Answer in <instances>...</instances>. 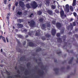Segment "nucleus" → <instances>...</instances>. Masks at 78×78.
<instances>
[{
  "label": "nucleus",
  "instance_id": "25",
  "mask_svg": "<svg viewBox=\"0 0 78 78\" xmlns=\"http://www.w3.org/2000/svg\"><path fill=\"white\" fill-rule=\"evenodd\" d=\"M39 73H40V75H43L44 74V72L43 71H42V72H41V71H39Z\"/></svg>",
  "mask_w": 78,
  "mask_h": 78
},
{
  "label": "nucleus",
  "instance_id": "45",
  "mask_svg": "<svg viewBox=\"0 0 78 78\" xmlns=\"http://www.w3.org/2000/svg\"><path fill=\"white\" fill-rule=\"evenodd\" d=\"M55 12L56 13H59V11L57 10V9H56L55 10Z\"/></svg>",
  "mask_w": 78,
  "mask_h": 78
},
{
  "label": "nucleus",
  "instance_id": "13",
  "mask_svg": "<svg viewBox=\"0 0 78 78\" xmlns=\"http://www.w3.org/2000/svg\"><path fill=\"white\" fill-rule=\"evenodd\" d=\"M2 38V40H3L4 42L5 43H6V40L5 37H3L2 36H0V40H1Z\"/></svg>",
  "mask_w": 78,
  "mask_h": 78
},
{
  "label": "nucleus",
  "instance_id": "60",
  "mask_svg": "<svg viewBox=\"0 0 78 78\" xmlns=\"http://www.w3.org/2000/svg\"><path fill=\"white\" fill-rule=\"evenodd\" d=\"M6 40L7 42L8 43L9 42V40H8V37H6Z\"/></svg>",
  "mask_w": 78,
  "mask_h": 78
},
{
  "label": "nucleus",
  "instance_id": "20",
  "mask_svg": "<svg viewBox=\"0 0 78 78\" xmlns=\"http://www.w3.org/2000/svg\"><path fill=\"white\" fill-rule=\"evenodd\" d=\"M57 41L59 43H61L62 42V40L61 38H57Z\"/></svg>",
  "mask_w": 78,
  "mask_h": 78
},
{
  "label": "nucleus",
  "instance_id": "40",
  "mask_svg": "<svg viewBox=\"0 0 78 78\" xmlns=\"http://www.w3.org/2000/svg\"><path fill=\"white\" fill-rule=\"evenodd\" d=\"M34 16V14L33 13H31L30 15L29 16V17H32Z\"/></svg>",
  "mask_w": 78,
  "mask_h": 78
},
{
  "label": "nucleus",
  "instance_id": "14",
  "mask_svg": "<svg viewBox=\"0 0 78 78\" xmlns=\"http://www.w3.org/2000/svg\"><path fill=\"white\" fill-rule=\"evenodd\" d=\"M10 15L9 13L7 14V16L6 17L7 21L8 22V23H9V17Z\"/></svg>",
  "mask_w": 78,
  "mask_h": 78
},
{
  "label": "nucleus",
  "instance_id": "64",
  "mask_svg": "<svg viewBox=\"0 0 78 78\" xmlns=\"http://www.w3.org/2000/svg\"><path fill=\"white\" fill-rule=\"evenodd\" d=\"M77 60H76V62H77V63H78V57H77Z\"/></svg>",
  "mask_w": 78,
  "mask_h": 78
},
{
  "label": "nucleus",
  "instance_id": "38",
  "mask_svg": "<svg viewBox=\"0 0 78 78\" xmlns=\"http://www.w3.org/2000/svg\"><path fill=\"white\" fill-rule=\"evenodd\" d=\"M39 34H40L39 33L37 32H37L35 33V35L36 36H39Z\"/></svg>",
  "mask_w": 78,
  "mask_h": 78
},
{
  "label": "nucleus",
  "instance_id": "6",
  "mask_svg": "<svg viewBox=\"0 0 78 78\" xmlns=\"http://www.w3.org/2000/svg\"><path fill=\"white\" fill-rule=\"evenodd\" d=\"M56 27H57L58 29L60 28L61 27H62L61 24L59 22L56 23Z\"/></svg>",
  "mask_w": 78,
  "mask_h": 78
},
{
  "label": "nucleus",
  "instance_id": "49",
  "mask_svg": "<svg viewBox=\"0 0 78 78\" xmlns=\"http://www.w3.org/2000/svg\"><path fill=\"white\" fill-rule=\"evenodd\" d=\"M62 53L61 51H59V52H56V53L57 54H61Z\"/></svg>",
  "mask_w": 78,
  "mask_h": 78
},
{
  "label": "nucleus",
  "instance_id": "2",
  "mask_svg": "<svg viewBox=\"0 0 78 78\" xmlns=\"http://www.w3.org/2000/svg\"><path fill=\"white\" fill-rule=\"evenodd\" d=\"M76 26V22H73V25L72 23H70V25L68 26V27H67V29L68 30H69V29L70 28L71 30H72L73 28V26Z\"/></svg>",
  "mask_w": 78,
  "mask_h": 78
},
{
  "label": "nucleus",
  "instance_id": "9",
  "mask_svg": "<svg viewBox=\"0 0 78 78\" xmlns=\"http://www.w3.org/2000/svg\"><path fill=\"white\" fill-rule=\"evenodd\" d=\"M26 61V58L25 56H23L22 57H21L20 58V61L24 62Z\"/></svg>",
  "mask_w": 78,
  "mask_h": 78
},
{
  "label": "nucleus",
  "instance_id": "47",
  "mask_svg": "<svg viewBox=\"0 0 78 78\" xmlns=\"http://www.w3.org/2000/svg\"><path fill=\"white\" fill-rule=\"evenodd\" d=\"M74 36H75V37H76V38H78V35L77 34H75L74 35Z\"/></svg>",
  "mask_w": 78,
  "mask_h": 78
},
{
  "label": "nucleus",
  "instance_id": "48",
  "mask_svg": "<svg viewBox=\"0 0 78 78\" xmlns=\"http://www.w3.org/2000/svg\"><path fill=\"white\" fill-rule=\"evenodd\" d=\"M27 11L26 10L24 12L25 15H27Z\"/></svg>",
  "mask_w": 78,
  "mask_h": 78
},
{
  "label": "nucleus",
  "instance_id": "39",
  "mask_svg": "<svg viewBox=\"0 0 78 78\" xmlns=\"http://www.w3.org/2000/svg\"><path fill=\"white\" fill-rule=\"evenodd\" d=\"M73 15L75 17L77 16V13L76 12H73Z\"/></svg>",
  "mask_w": 78,
  "mask_h": 78
},
{
  "label": "nucleus",
  "instance_id": "8",
  "mask_svg": "<svg viewBox=\"0 0 78 78\" xmlns=\"http://www.w3.org/2000/svg\"><path fill=\"white\" fill-rule=\"evenodd\" d=\"M29 45L30 47H36V44H34L32 42L29 43Z\"/></svg>",
  "mask_w": 78,
  "mask_h": 78
},
{
  "label": "nucleus",
  "instance_id": "23",
  "mask_svg": "<svg viewBox=\"0 0 78 78\" xmlns=\"http://www.w3.org/2000/svg\"><path fill=\"white\" fill-rule=\"evenodd\" d=\"M17 14L19 16H20L22 14V12L18 11L17 13Z\"/></svg>",
  "mask_w": 78,
  "mask_h": 78
},
{
  "label": "nucleus",
  "instance_id": "33",
  "mask_svg": "<svg viewBox=\"0 0 78 78\" xmlns=\"http://www.w3.org/2000/svg\"><path fill=\"white\" fill-rule=\"evenodd\" d=\"M18 37L20 38H21V39H23V36L21 35H18Z\"/></svg>",
  "mask_w": 78,
  "mask_h": 78
},
{
  "label": "nucleus",
  "instance_id": "29",
  "mask_svg": "<svg viewBox=\"0 0 78 78\" xmlns=\"http://www.w3.org/2000/svg\"><path fill=\"white\" fill-rule=\"evenodd\" d=\"M41 51V48H39L36 50V52H40Z\"/></svg>",
  "mask_w": 78,
  "mask_h": 78
},
{
  "label": "nucleus",
  "instance_id": "54",
  "mask_svg": "<svg viewBox=\"0 0 78 78\" xmlns=\"http://www.w3.org/2000/svg\"><path fill=\"white\" fill-rule=\"evenodd\" d=\"M18 2H16V3H15V5L16 6H17L18 4Z\"/></svg>",
  "mask_w": 78,
  "mask_h": 78
},
{
  "label": "nucleus",
  "instance_id": "32",
  "mask_svg": "<svg viewBox=\"0 0 78 78\" xmlns=\"http://www.w3.org/2000/svg\"><path fill=\"white\" fill-rule=\"evenodd\" d=\"M39 21L40 23H42L43 21V18H41L39 20Z\"/></svg>",
  "mask_w": 78,
  "mask_h": 78
},
{
  "label": "nucleus",
  "instance_id": "57",
  "mask_svg": "<svg viewBox=\"0 0 78 78\" xmlns=\"http://www.w3.org/2000/svg\"><path fill=\"white\" fill-rule=\"evenodd\" d=\"M28 35H30V36H31L32 34H31V33L30 32L28 33Z\"/></svg>",
  "mask_w": 78,
  "mask_h": 78
},
{
  "label": "nucleus",
  "instance_id": "50",
  "mask_svg": "<svg viewBox=\"0 0 78 78\" xmlns=\"http://www.w3.org/2000/svg\"><path fill=\"white\" fill-rule=\"evenodd\" d=\"M41 39L43 40H44L45 39V38L44 37H42L41 38Z\"/></svg>",
  "mask_w": 78,
  "mask_h": 78
},
{
  "label": "nucleus",
  "instance_id": "59",
  "mask_svg": "<svg viewBox=\"0 0 78 78\" xmlns=\"http://www.w3.org/2000/svg\"><path fill=\"white\" fill-rule=\"evenodd\" d=\"M7 2L6 0H4V4H6V2Z\"/></svg>",
  "mask_w": 78,
  "mask_h": 78
},
{
  "label": "nucleus",
  "instance_id": "61",
  "mask_svg": "<svg viewBox=\"0 0 78 78\" xmlns=\"http://www.w3.org/2000/svg\"><path fill=\"white\" fill-rule=\"evenodd\" d=\"M54 62H57V60L56 59H54Z\"/></svg>",
  "mask_w": 78,
  "mask_h": 78
},
{
  "label": "nucleus",
  "instance_id": "27",
  "mask_svg": "<svg viewBox=\"0 0 78 78\" xmlns=\"http://www.w3.org/2000/svg\"><path fill=\"white\" fill-rule=\"evenodd\" d=\"M70 10L71 12H73L74 11V9H73V7L72 6H71L70 7Z\"/></svg>",
  "mask_w": 78,
  "mask_h": 78
},
{
  "label": "nucleus",
  "instance_id": "24",
  "mask_svg": "<svg viewBox=\"0 0 78 78\" xmlns=\"http://www.w3.org/2000/svg\"><path fill=\"white\" fill-rule=\"evenodd\" d=\"M68 42H65L64 44H65V46H64V47L66 46V45H70V44L69 43H68Z\"/></svg>",
  "mask_w": 78,
  "mask_h": 78
},
{
  "label": "nucleus",
  "instance_id": "12",
  "mask_svg": "<svg viewBox=\"0 0 78 78\" xmlns=\"http://www.w3.org/2000/svg\"><path fill=\"white\" fill-rule=\"evenodd\" d=\"M53 70L55 72L56 74H58L59 73V72L58 71L59 70V68H55L53 69Z\"/></svg>",
  "mask_w": 78,
  "mask_h": 78
},
{
  "label": "nucleus",
  "instance_id": "26",
  "mask_svg": "<svg viewBox=\"0 0 78 78\" xmlns=\"http://www.w3.org/2000/svg\"><path fill=\"white\" fill-rule=\"evenodd\" d=\"M51 26V25L49 23H48L47 24V27H48L50 28Z\"/></svg>",
  "mask_w": 78,
  "mask_h": 78
},
{
  "label": "nucleus",
  "instance_id": "43",
  "mask_svg": "<svg viewBox=\"0 0 78 78\" xmlns=\"http://www.w3.org/2000/svg\"><path fill=\"white\" fill-rule=\"evenodd\" d=\"M52 23L53 25H55L56 23V21L55 20H53L52 21Z\"/></svg>",
  "mask_w": 78,
  "mask_h": 78
},
{
  "label": "nucleus",
  "instance_id": "36",
  "mask_svg": "<svg viewBox=\"0 0 78 78\" xmlns=\"http://www.w3.org/2000/svg\"><path fill=\"white\" fill-rule=\"evenodd\" d=\"M17 42L18 44L19 45H20L21 44L20 43V41L18 40H17Z\"/></svg>",
  "mask_w": 78,
  "mask_h": 78
},
{
  "label": "nucleus",
  "instance_id": "37",
  "mask_svg": "<svg viewBox=\"0 0 78 78\" xmlns=\"http://www.w3.org/2000/svg\"><path fill=\"white\" fill-rule=\"evenodd\" d=\"M45 26H46V25L45 24H43L42 25V28L44 29L45 28Z\"/></svg>",
  "mask_w": 78,
  "mask_h": 78
},
{
  "label": "nucleus",
  "instance_id": "10",
  "mask_svg": "<svg viewBox=\"0 0 78 78\" xmlns=\"http://www.w3.org/2000/svg\"><path fill=\"white\" fill-rule=\"evenodd\" d=\"M47 12L49 15H53V12L52 10H47Z\"/></svg>",
  "mask_w": 78,
  "mask_h": 78
},
{
  "label": "nucleus",
  "instance_id": "63",
  "mask_svg": "<svg viewBox=\"0 0 78 78\" xmlns=\"http://www.w3.org/2000/svg\"><path fill=\"white\" fill-rule=\"evenodd\" d=\"M17 73H18L20 74V71L19 70H18L17 71Z\"/></svg>",
  "mask_w": 78,
  "mask_h": 78
},
{
  "label": "nucleus",
  "instance_id": "51",
  "mask_svg": "<svg viewBox=\"0 0 78 78\" xmlns=\"http://www.w3.org/2000/svg\"><path fill=\"white\" fill-rule=\"evenodd\" d=\"M26 44V41H24V42H23V45H25V44Z\"/></svg>",
  "mask_w": 78,
  "mask_h": 78
},
{
  "label": "nucleus",
  "instance_id": "44",
  "mask_svg": "<svg viewBox=\"0 0 78 78\" xmlns=\"http://www.w3.org/2000/svg\"><path fill=\"white\" fill-rule=\"evenodd\" d=\"M30 63H28L27 64V67H29L30 65Z\"/></svg>",
  "mask_w": 78,
  "mask_h": 78
},
{
  "label": "nucleus",
  "instance_id": "22",
  "mask_svg": "<svg viewBox=\"0 0 78 78\" xmlns=\"http://www.w3.org/2000/svg\"><path fill=\"white\" fill-rule=\"evenodd\" d=\"M66 35H64L63 36L62 38H63V42H65L66 40Z\"/></svg>",
  "mask_w": 78,
  "mask_h": 78
},
{
  "label": "nucleus",
  "instance_id": "16",
  "mask_svg": "<svg viewBox=\"0 0 78 78\" xmlns=\"http://www.w3.org/2000/svg\"><path fill=\"white\" fill-rule=\"evenodd\" d=\"M76 5V0H73V3L72 4L73 6H75Z\"/></svg>",
  "mask_w": 78,
  "mask_h": 78
},
{
  "label": "nucleus",
  "instance_id": "35",
  "mask_svg": "<svg viewBox=\"0 0 78 78\" xmlns=\"http://www.w3.org/2000/svg\"><path fill=\"white\" fill-rule=\"evenodd\" d=\"M6 73L8 75V76H10V73L9 72H8L7 70L6 71Z\"/></svg>",
  "mask_w": 78,
  "mask_h": 78
},
{
  "label": "nucleus",
  "instance_id": "41",
  "mask_svg": "<svg viewBox=\"0 0 78 78\" xmlns=\"http://www.w3.org/2000/svg\"><path fill=\"white\" fill-rule=\"evenodd\" d=\"M56 36L58 37H59L60 36V34L59 33H57L56 34Z\"/></svg>",
  "mask_w": 78,
  "mask_h": 78
},
{
  "label": "nucleus",
  "instance_id": "58",
  "mask_svg": "<svg viewBox=\"0 0 78 78\" xmlns=\"http://www.w3.org/2000/svg\"><path fill=\"white\" fill-rule=\"evenodd\" d=\"M68 34L69 35H70L72 34V33L71 32H68Z\"/></svg>",
  "mask_w": 78,
  "mask_h": 78
},
{
  "label": "nucleus",
  "instance_id": "18",
  "mask_svg": "<svg viewBox=\"0 0 78 78\" xmlns=\"http://www.w3.org/2000/svg\"><path fill=\"white\" fill-rule=\"evenodd\" d=\"M50 2L49 0H47L46 1V2L45 3L46 5L47 6H49V5H50Z\"/></svg>",
  "mask_w": 78,
  "mask_h": 78
},
{
  "label": "nucleus",
  "instance_id": "17",
  "mask_svg": "<svg viewBox=\"0 0 78 78\" xmlns=\"http://www.w3.org/2000/svg\"><path fill=\"white\" fill-rule=\"evenodd\" d=\"M74 59V58L73 57H72L71 58V59L69 61V62H68V64H71L72 61H73Z\"/></svg>",
  "mask_w": 78,
  "mask_h": 78
},
{
  "label": "nucleus",
  "instance_id": "46",
  "mask_svg": "<svg viewBox=\"0 0 78 78\" xmlns=\"http://www.w3.org/2000/svg\"><path fill=\"white\" fill-rule=\"evenodd\" d=\"M51 8L52 9H55V5H51Z\"/></svg>",
  "mask_w": 78,
  "mask_h": 78
},
{
  "label": "nucleus",
  "instance_id": "56",
  "mask_svg": "<svg viewBox=\"0 0 78 78\" xmlns=\"http://www.w3.org/2000/svg\"><path fill=\"white\" fill-rule=\"evenodd\" d=\"M27 29H25L24 30H23V32H27Z\"/></svg>",
  "mask_w": 78,
  "mask_h": 78
},
{
  "label": "nucleus",
  "instance_id": "4",
  "mask_svg": "<svg viewBox=\"0 0 78 78\" xmlns=\"http://www.w3.org/2000/svg\"><path fill=\"white\" fill-rule=\"evenodd\" d=\"M19 5L23 9L24 8L25 5L24 2L22 1H20L19 2Z\"/></svg>",
  "mask_w": 78,
  "mask_h": 78
},
{
  "label": "nucleus",
  "instance_id": "19",
  "mask_svg": "<svg viewBox=\"0 0 78 78\" xmlns=\"http://www.w3.org/2000/svg\"><path fill=\"white\" fill-rule=\"evenodd\" d=\"M18 22L19 23H21L24 22V20L23 19H19L18 20Z\"/></svg>",
  "mask_w": 78,
  "mask_h": 78
},
{
  "label": "nucleus",
  "instance_id": "5",
  "mask_svg": "<svg viewBox=\"0 0 78 78\" xmlns=\"http://www.w3.org/2000/svg\"><path fill=\"white\" fill-rule=\"evenodd\" d=\"M69 5L66 4V9H65V11L66 12H69Z\"/></svg>",
  "mask_w": 78,
  "mask_h": 78
},
{
  "label": "nucleus",
  "instance_id": "28",
  "mask_svg": "<svg viewBox=\"0 0 78 78\" xmlns=\"http://www.w3.org/2000/svg\"><path fill=\"white\" fill-rule=\"evenodd\" d=\"M64 29H62L60 31V33L61 34H64Z\"/></svg>",
  "mask_w": 78,
  "mask_h": 78
},
{
  "label": "nucleus",
  "instance_id": "53",
  "mask_svg": "<svg viewBox=\"0 0 78 78\" xmlns=\"http://www.w3.org/2000/svg\"><path fill=\"white\" fill-rule=\"evenodd\" d=\"M21 51H22V50L20 49V48H19L18 49V51L19 52H21Z\"/></svg>",
  "mask_w": 78,
  "mask_h": 78
},
{
  "label": "nucleus",
  "instance_id": "15",
  "mask_svg": "<svg viewBox=\"0 0 78 78\" xmlns=\"http://www.w3.org/2000/svg\"><path fill=\"white\" fill-rule=\"evenodd\" d=\"M17 25L18 28H22L23 27V25L21 24H17Z\"/></svg>",
  "mask_w": 78,
  "mask_h": 78
},
{
  "label": "nucleus",
  "instance_id": "62",
  "mask_svg": "<svg viewBox=\"0 0 78 78\" xmlns=\"http://www.w3.org/2000/svg\"><path fill=\"white\" fill-rule=\"evenodd\" d=\"M7 78H12V77L11 76H9L7 77Z\"/></svg>",
  "mask_w": 78,
  "mask_h": 78
},
{
  "label": "nucleus",
  "instance_id": "52",
  "mask_svg": "<svg viewBox=\"0 0 78 78\" xmlns=\"http://www.w3.org/2000/svg\"><path fill=\"white\" fill-rule=\"evenodd\" d=\"M11 6V4H9L8 5V8H9V9H10Z\"/></svg>",
  "mask_w": 78,
  "mask_h": 78
},
{
  "label": "nucleus",
  "instance_id": "30",
  "mask_svg": "<svg viewBox=\"0 0 78 78\" xmlns=\"http://www.w3.org/2000/svg\"><path fill=\"white\" fill-rule=\"evenodd\" d=\"M66 51L68 52V53H73V50H71L70 51H69V50H66Z\"/></svg>",
  "mask_w": 78,
  "mask_h": 78
},
{
  "label": "nucleus",
  "instance_id": "11",
  "mask_svg": "<svg viewBox=\"0 0 78 78\" xmlns=\"http://www.w3.org/2000/svg\"><path fill=\"white\" fill-rule=\"evenodd\" d=\"M64 11L63 10H61L60 12V16L61 17L62 19H63V17H64Z\"/></svg>",
  "mask_w": 78,
  "mask_h": 78
},
{
  "label": "nucleus",
  "instance_id": "21",
  "mask_svg": "<svg viewBox=\"0 0 78 78\" xmlns=\"http://www.w3.org/2000/svg\"><path fill=\"white\" fill-rule=\"evenodd\" d=\"M26 7L27 9H30L31 8V7L30 6V5L29 4H26Z\"/></svg>",
  "mask_w": 78,
  "mask_h": 78
},
{
  "label": "nucleus",
  "instance_id": "42",
  "mask_svg": "<svg viewBox=\"0 0 78 78\" xmlns=\"http://www.w3.org/2000/svg\"><path fill=\"white\" fill-rule=\"evenodd\" d=\"M46 37L49 38L50 37V35L49 34H46Z\"/></svg>",
  "mask_w": 78,
  "mask_h": 78
},
{
  "label": "nucleus",
  "instance_id": "31",
  "mask_svg": "<svg viewBox=\"0 0 78 78\" xmlns=\"http://www.w3.org/2000/svg\"><path fill=\"white\" fill-rule=\"evenodd\" d=\"M14 76L16 77H17V78H20V75L18 74V75H14Z\"/></svg>",
  "mask_w": 78,
  "mask_h": 78
},
{
  "label": "nucleus",
  "instance_id": "1",
  "mask_svg": "<svg viewBox=\"0 0 78 78\" xmlns=\"http://www.w3.org/2000/svg\"><path fill=\"white\" fill-rule=\"evenodd\" d=\"M28 24L31 27H34L35 25V22L33 20H31L30 22H28Z\"/></svg>",
  "mask_w": 78,
  "mask_h": 78
},
{
  "label": "nucleus",
  "instance_id": "55",
  "mask_svg": "<svg viewBox=\"0 0 78 78\" xmlns=\"http://www.w3.org/2000/svg\"><path fill=\"white\" fill-rule=\"evenodd\" d=\"M20 68H22L23 70H24L25 68L24 67H22L21 66V67H20Z\"/></svg>",
  "mask_w": 78,
  "mask_h": 78
},
{
  "label": "nucleus",
  "instance_id": "7",
  "mask_svg": "<svg viewBox=\"0 0 78 78\" xmlns=\"http://www.w3.org/2000/svg\"><path fill=\"white\" fill-rule=\"evenodd\" d=\"M51 33L52 34V35L54 36H55V34L56 33V30L54 29H52V30Z\"/></svg>",
  "mask_w": 78,
  "mask_h": 78
},
{
  "label": "nucleus",
  "instance_id": "3",
  "mask_svg": "<svg viewBox=\"0 0 78 78\" xmlns=\"http://www.w3.org/2000/svg\"><path fill=\"white\" fill-rule=\"evenodd\" d=\"M31 5L33 9H36L38 6L37 3L35 1H33L32 3L31 4Z\"/></svg>",
  "mask_w": 78,
  "mask_h": 78
},
{
  "label": "nucleus",
  "instance_id": "34",
  "mask_svg": "<svg viewBox=\"0 0 78 78\" xmlns=\"http://www.w3.org/2000/svg\"><path fill=\"white\" fill-rule=\"evenodd\" d=\"M38 15H41L42 14V12L41 11H39L38 12Z\"/></svg>",
  "mask_w": 78,
  "mask_h": 78
}]
</instances>
